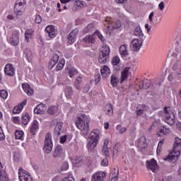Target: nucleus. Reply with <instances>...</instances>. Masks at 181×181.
I'll return each instance as SVG.
<instances>
[{"label":"nucleus","instance_id":"obj_8","mask_svg":"<svg viewBox=\"0 0 181 181\" xmlns=\"http://www.w3.org/2000/svg\"><path fill=\"white\" fill-rule=\"evenodd\" d=\"M43 149L45 153H50L53 150V140H52V134L47 133L45 134V145Z\"/></svg>","mask_w":181,"mask_h":181},{"label":"nucleus","instance_id":"obj_18","mask_svg":"<svg viewBox=\"0 0 181 181\" xmlns=\"http://www.w3.org/2000/svg\"><path fill=\"white\" fill-rule=\"evenodd\" d=\"M10 43L13 46H18L19 44V32L16 31L10 38Z\"/></svg>","mask_w":181,"mask_h":181},{"label":"nucleus","instance_id":"obj_27","mask_svg":"<svg viewBox=\"0 0 181 181\" xmlns=\"http://www.w3.org/2000/svg\"><path fill=\"white\" fill-rule=\"evenodd\" d=\"M35 114L43 115L45 114V104H40L34 109Z\"/></svg>","mask_w":181,"mask_h":181},{"label":"nucleus","instance_id":"obj_24","mask_svg":"<svg viewBox=\"0 0 181 181\" xmlns=\"http://www.w3.org/2000/svg\"><path fill=\"white\" fill-rule=\"evenodd\" d=\"M119 83V76L117 75H112L110 79V84L112 87H117Z\"/></svg>","mask_w":181,"mask_h":181},{"label":"nucleus","instance_id":"obj_31","mask_svg":"<svg viewBox=\"0 0 181 181\" xmlns=\"http://www.w3.org/2000/svg\"><path fill=\"white\" fill-rule=\"evenodd\" d=\"M105 111L107 115H112L114 109H112V104L109 103L105 105Z\"/></svg>","mask_w":181,"mask_h":181},{"label":"nucleus","instance_id":"obj_16","mask_svg":"<svg viewBox=\"0 0 181 181\" xmlns=\"http://www.w3.org/2000/svg\"><path fill=\"white\" fill-rule=\"evenodd\" d=\"M105 176V173L101 171L97 172L93 175L92 181H104Z\"/></svg>","mask_w":181,"mask_h":181},{"label":"nucleus","instance_id":"obj_59","mask_svg":"<svg viewBox=\"0 0 181 181\" xmlns=\"http://www.w3.org/2000/svg\"><path fill=\"white\" fill-rule=\"evenodd\" d=\"M4 139H5V134H4L2 127H0V141H4Z\"/></svg>","mask_w":181,"mask_h":181},{"label":"nucleus","instance_id":"obj_36","mask_svg":"<svg viewBox=\"0 0 181 181\" xmlns=\"http://www.w3.org/2000/svg\"><path fill=\"white\" fill-rule=\"evenodd\" d=\"M65 63H66V61L64 59H60V61L59 62V63L57 65V70L58 71L62 70L64 67Z\"/></svg>","mask_w":181,"mask_h":181},{"label":"nucleus","instance_id":"obj_53","mask_svg":"<svg viewBox=\"0 0 181 181\" xmlns=\"http://www.w3.org/2000/svg\"><path fill=\"white\" fill-rule=\"evenodd\" d=\"M90 91V84L86 83L83 88V93H88Z\"/></svg>","mask_w":181,"mask_h":181},{"label":"nucleus","instance_id":"obj_13","mask_svg":"<svg viewBox=\"0 0 181 181\" xmlns=\"http://www.w3.org/2000/svg\"><path fill=\"white\" fill-rule=\"evenodd\" d=\"M4 73L9 77L15 76V68H13V65L12 64H7L4 68Z\"/></svg>","mask_w":181,"mask_h":181},{"label":"nucleus","instance_id":"obj_19","mask_svg":"<svg viewBox=\"0 0 181 181\" xmlns=\"http://www.w3.org/2000/svg\"><path fill=\"white\" fill-rule=\"evenodd\" d=\"M45 32H47L48 36H49L51 39L56 37V35L57 33L53 25L47 26L45 28Z\"/></svg>","mask_w":181,"mask_h":181},{"label":"nucleus","instance_id":"obj_1","mask_svg":"<svg viewBox=\"0 0 181 181\" xmlns=\"http://www.w3.org/2000/svg\"><path fill=\"white\" fill-rule=\"evenodd\" d=\"M89 124L90 119H88V116L86 115H81V117H78L76 122V126L81 130V134L84 136V138H87L90 132Z\"/></svg>","mask_w":181,"mask_h":181},{"label":"nucleus","instance_id":"obj_63","mask_svg":"<svg viewBox=\"0 0 181 181\" xmlns=\"http://www.w3.org/2000/svg\"><path fill=\"white\" fill-rule=\"evenodd\" d=\"M22 87H23V88L25 93L26 91H28V90L30 88V87H29V84H28V83H23V84H22Z\"/></svg>","mask_w":181,"mask_h":181},{"label":"nucleus","instance_id":"obj_42","mask_svg":"<svg viewBox=\"0 0 181 181\" xmlns=\"http://www.w3.org/2000/svg\"><path fill=\"white\" fill-rule=\"evenodd\" d=\"M69 169V163L67 161H64L61 165V170L65 171Z\"/></svg>","mask_w":181,"mask_h":181},{"label":"nucleus","instance_id":"obj_11","mask_svg":"<svg viewBox=\"0 0 181 181\" xmlns=\"http://www.w3.org/2000/svg\"><path fill=\"white\" fill-rule=\"evenodd\" d=\"M146 168L149 170H151L153 173H156L158 172V169H159V167L158 166V163H156V160L154 158L150 160H146Z\"/></svg>","mask_w":181,"mask_h":181},{"label":"nucleus","instance_id":"obj_44","mask_svg":"<svg viewBox=\"0 0 181 181\" xmlns=\"http://www.w3.org/2000/svg\"><path fill=\"white\" fill-rule=\"evenodd\" d=\"M93 28L94 25L93 24L88 25V26L83 30L84 33H88V32H91Z\"/></svg>","mask_w":181,"mask_h":181},{"label":"nucleus","instance_id":"obj_48","mask_svg":"<svg viewBox=\"0 0 181 181\" xmlns=\"http://www.w3.org/2000/svg\"><path fill=\"white\" fill-rule=\"evenodd\" d=\"M85 4H86V3H85L84 1H80V0H76V1H75V4H76L78 7H79V8H83V6H84Z\"/></svg>","mask_w":181,"mask_h":181},{"label":"nucleus","instance_id":"obj_26","mask_svg":"<svg viewBox=\"0 0 181 181\" xmlns=\"http://www.w3.org/2000/svg\"><path fill=\"white\" fill-rule=\"evenodd\" d=\"M62 153H63V147H62V146H57L55 148L53 156L54 158H60V156H62Z\"/></svg>","mask_w":181,"mask_h":181},{"label":"nucleus","instance_id":"obj_54","mask_svg":"<svg viewBox=\"0 0 181 181\" xmlns=\"http://www.w3.org/2000/svg\"><path fill=\"white\" fill-rule=\"evenodd\" d=\"M153 15H155L153 11L149 14L148 21L150 23H153Z\"/></svg>","mask_w":181,"mask_h":181},{"label":"nucleus","instance_id":"obj_2","mask_svg":"<svg viewBox=\"0 0 181 181\" xmlns=\"http://www.w3.org/2000/svg\"><path fill=\"white\" fill-rule=\"evenodd\" d=\"M181 139L176 137L173 147V151L164 159V160H169V162H175L180 156Z\"/></svg>","mask_w":181,"mask_h":181},{"label":"nucleus","instance_id":"obj_61","mask_svg":"<svg viewBox=\"0 0 181 181\" xmlns=\"http://www.w3.org/2000/svg\"><path fill=\"white\" fill-rule=\"evenodd\" d=\"M177 67H179V61H177L173 66L172 67V70H173V71H176V70H177Z\"/></svg>","mask_w":181,"mask_h":181},{"label":"nucleus","instance_id":"obj_10","mask_svg":"<svg viewBox=\"0 0 181 181\" xmlns=\"http://www.w3.org/2000/svg\"><path fill=\"white\" fill-rule=\"evenodd\" d=\"M51 125H56L54 134L57 136H60L63 132V122H59L57 119H54L51 122Z\"/></svg>","mask_w":181,"mask_h":181},{"label":"nucleus","instance_id":"obj_3","mask_svg":"<svg viewBox=\"0 0 181 181\" xmlns=\"http://www.w3.org/2000/svg\"><path fill=\"white\" fill-rule=\"evenodd\" d=\"M98 139H100V130L94 129L90 134V136L88 139L87 144V148L90 152L97 146Z\"/></svg>","mask_w":181,"mask_h":181},{"label":"nucleus","instance_id":"obj_14","mask_svg":"<svg viewBox=\"0 0 181 181\" xmlns=\"http://www.w3.org/2000/svg\"><path fill=\"white\" fill-rule=\"evenodd\" d=\"M78 34V29L75 28L74 30H72L68 35V43L69 45H73L74 42H76V37Z\"/></svg>","mask_w":181,"mask_h":181},{"label":"nucleus","instance_id":"obj_39","mask_svg":"<svg viewBox=\"0 0 181 181\" xmlns=\"http://www.w3.org/2000/svg\"><path fill=\"white\" fill-rule=\"evenodd\" d=\"M21 119H22V124H23V125H28V122H29V115L25 114V115L21 117Z\"/></svg>","mask_w":181,"mask_h":181},{"label":"nucleus","instance_id":"obj_40","mask_svg":"<svg viewBox=\"0 0 181 181\" xmlns=\"http://www.w3.org/2000/svg\"><path fill=\"white\" fill-rule=\"evenodd\" d=\"M82 81H83V79L81 78V77L79 76L76 78L75 81V85H76V88L77 90H80V84H81Z\"/></svg>","mask_w":181,"mask_h":181},{"label":"nucleus","instance_id":"obj_30","mask_svg":"<svg viewBox=\"0 0 181 181\" xmlns=\"http://www.w3.org/2000/svg\"><path fill=\"white\" fill-rule=\"evenodd\" d=\"M39 128V122H37V121L35 120L32 124V127L30 129L31 134H33V135H35L36 134V131H37Z\"/></svg>","mask_w":181,"mask_h":181},{"label":"nucleus","instance_id":"obj_28","mask_svg":"<svg viewBox=\"0 0 181 181\" xmlns=\"http://www.w3.org/2000/svg\"><path fill=\"white\" fill-rule=\"evenodd\" d=\"M169 132H170V130L168 128H166L165 126H162L159 127L158 135H159V136H162V135H166V134H169Z\"/></svg>","mask_w":181,"mask_h":181},{"label":"nucleus","instance_id":"obj_38","mask_svg":"<svg viewBox=\"0 0 181 181\" xmlns=\"http://www.w3.org/2000/svg\"><path fill=\"white\" fill-rule=\"evenodd\" d=\"M100 73L102 76H104V74H111V70H110V68L105 65L100 70Z\"/></svg>","mask_w":181,"mask_h":181},{"label":"nucleus","instance_id":"obj_25","mask_svg":"<svg viewBox=\"0 0 181 181\" xmlns=\"http://www.w3.org/2000/svg\"><path fill=\"white\" fill-rule=\"evenodd\" d=\"M134 35V36H137V37H139L141 40H144V33H142V30L141 29V27L139 26L136 27Z\"/></svg>","mask_w":181,"mask_h":181},{"label":"nucleus","instance_id":"obj_22","mask_svg":"<svg viewBox=\"0 0 181 181\" xmlns=\"http://www.w3.org/2000/svg\"><path fill=\"white\" fill-rule=\"evenodd\" d=\"M139 87L142 90H147V88L151 87V81L146 79L140 81L139 83Z\"/></svg>","mask_w":181,"mask_h":181},{"label":"nucleus","instance_id":"obj_60","mask_svg":"<svg viewBox=\"0 0 181 181\" xmlns=\"http://www.w3.org/2000/svg\"><path fill=\"white\" fill-rule=\"evenodd\" d=\"M102 166H108V159L107 158H104L101 161Z\"/></svg>","mask_w":181,"mask_h":181},{"label":"nucleus","instance_id":"obj_4","mask_svg":"<svg viewBox=\"0 0 181 181\" xmlns=\"http://www.w3.org/2000/svg\"><path fill=\"white\" fill-rule=\"evenodd\" d=\"M110 47L108 45H104L99 54L98 62L100 64H105L108 59H110Z\"/></svg>","mask_w":181,"mask_h":181},{"label":"nucleus","instance_id":"obj_20","mask_svg":"<svg viewBox=\"0 0 181 181\" xmlns=\"http://www.w3.org/2000/svg\"><path fill=\"white\" fill-rule=\"evenodd\" d=\"M119 52L122 57H127V56L129 54V52H128V45H123L120 46L119 48Z\"/></svg>","mask_w":181,"mask_h":181},{"label":"nucleus","instance_id":"obj_62","mask_svg":"<svg viewBox=\"0 0 181 181\" xmlns=\"http://www.w3.org/2000/svg\"><path fill=\"white\" fill-rule=\"evenodd\" d=\"M158 8H159L160 11H163L165 9V2L161 1L158 4Z\"/></svg>","mask_w":181,"mask_h":181},{"label":"nucleus","instance_id":"obj_51","mask_svg":"<svg viewBox=\"0 0 181 181\" xmlns=\"http://www.w3.org/2000/svg\"><path fill=\"white\" fill-rule=\"evenodd\" d=\"M16 16H12V15H8L7 16V19H8V21H17V19H18V15H16Z\"/></svg>","mask_w":181,"mask_h":181},{"label":"nucleus","instance_id":"obj_34","mask_svg":"<svg viewBox=\"0 0 181 181\" xmlns=\"http://www.w3.org/2000/svg\"><path fill=\"white\" fill-rule=\"evenodd\" d=\"M57 110H58L57 106H51L48 108L47 112L50 115H54V114L57 112Z\"/></svg>","mask_w":181,"mask_h":181},{"label":"nucleus","instance_id":"obj_56","mask_svg":"<svg viewBox=\"0 0 181 181\" xmlns=\"http://www.w3.org/2000/svg\"><path fill=\"white\" fill-rule=\"evenodd\" d=\"M35 23H42V17L39 15H35Z\"/></svg>","mask_w":181,"mask_h":181},{"label":"nucleus","instance_id":"obj_41","mask_svg":"<svg viewBox=\"0 0 181 181\" xmlns=\"http://www.w3.org/2000/svg\"><path fill=\"white\" fill-rule=\"evenodd\" d=\"M69 77H74L76 74H78V71L76 69H70L69 71Z\"/></svg>","mask_w":181,"mask_h":181},{"label":"nucleus","instance_id":"obj_46","mask_svg":"<svg viewBox=\"0 0 181 181\" xmlns=\"http://www.w3.org/2000/svg\"><path fill=\"white\" fill-rule=\"evenodd\" d=\"M117 131H119V134H124L127 131L126 127H122L121 125H117L116 127Z\"/></svg>","mask_w":181,"mask_h":181},{"label":"nucleus","instance_id":"obj_29","mask_svg":"<svg viewBox=\"0 0 181 181\" xmlns=\"http://www.w3.org/2000/svg\"><path fill=\"white\" fill-rule=\"evenodd\" d=\"M129 74V68H125L121 74V81L120 83H122L127 78H128V74Z\"/></svg>","mask_w":181,"mask_h":181},{"label":"nucleus","instance_id":"obj_33","mask_svg":"<svg viewBox=\"0 0 181 181\" xmlns=\"http://www.w3.org/2000/svg\"><path fill=\"white\" fill-rule=\"evenodd\" d=\"M83 40L85 42V43H94V42H95V40L93 35H87L83 39Z\"/></svg>","mask_w":181,"mask_h":181},{"label":"nucleus","instance_id":"obj_64","mask_svg":"<svg viewBox=\"0 0 181 181\" xmlns=\"http://www.w3.org/2000/svg\"><path fill=\"white\" fill-rule=\"evenodd\" d=\"M25 93L28 94V95H33V89L30 88L25 91Z\"/></svg>","mask_w":181,"mask_h":181},{"label":"nucleus","instance_id":"obj_15","mask_svg":"<svg viewBox=\"0 0 181 181\" xmlns=\"http://www.w3.org/2000/svg\"><path fill=\"white\" fill-rule=\"evenodd\" d=\"M18 178L20 181H32V177L26 173H23V170L21 168L18 171Z\"/></svg>","mask_w":181,"mask_h":181},{"label":"nucleus","instance_id":"obj_7","mask_svg":"<svg viewBox=\"0 0 181 181\" xmlns=\"http://www.w3.org/2000/svg\"><path fill=\"white\" fill-rule=\"evenodd\" d=\"M164 112L165 117V122L168 125H175V113H173V110L170 109V107H165Z\"/></svg>","mask_w":181,"mask_h":181},{"label":"nucleus","instance_id":"obj_49","mask_svg":"<svg viewBox=\"0 0 181 181\" xmlns=\"http://www.w3.org/2000/svg\"><path fill=\"white\" fill-rule=\"evenodd\" d=\"M21 111H22V109L21 108V107L19 105H18L13 108V114H19V112H21Z\"/></svg>","mask_w":181,"mask_h":181},{"label":"nucleus","instance_id":"obj_58","mask_svg":"<svg viewBox=\"0 0 181 181\" xmlns=\"http://www.w3.org/2000/svg\"><path fill=\"white\" fill-rule=\"evenodd\" d=\"M101 81V76L100 74H96L95 76V83L98 84V82Z\"/></svg>","mask_w":181,"mask_h":181},{"label":"nucleus","instance_id":"obj_37","mask_svg":"<svg viewBox=\"0 0 181 181\" xmlns=\"http://www.w3.org/2000/svg\"><path fill=\"white\" fill-rule=\"evenodd\" d=\"M121 145L119 144H116L113 147V156H118V153H119V147Z\"/></svg>","mask_w":181,"mask_h":181},{"label":"nucleus","instance_id":"obj_21","mask_svg":"<svg viewBox=\"0 0 181 181\" xmlns=\"http://www.w3.org/2000/svg\"><path fill=\"white\" fill-rule=\"evenodd\" d=\"M57 62H59V54H54L49 62V68L53 69L57 64Z\"/></svg>","mask_w":181,"mask_h":181},{"label":"nucleus","instance_id":"obj_23","mask_svg":"<svg viewBox=\"0 0 181 181\" xmlns=\"http://www.w3.org/2000/svg\"><path fill=\"white\" fill-rule=\"evenodd\" d=\"M108 144L110 141L107 139H105L103 143V147L102 152L105 156H110V148L108 147Z\"/></svg>","mask_w":181,"mask_h":181},{"label":"nucleus","instance_id":"obj_32","mask_svg":"<svg viewBox=\"0 0 181 181\" xmlns=\"http://www.w3.org/2000/svg\"><path fill=\"white\" fill-rule=\"evenodd\" d=\"M65 95L66 98H71L73 95V88H71V86H66L65 88Z\"/></svg>","mask_w":181,"mask_h":181},{"label":"nucleus","instance_id":"obj_57","mask_svg":"<svg viewBox=\"0 0 181 181\" xmlns=\"http://www.w3.org/2000/svg\"><path fill=\"white\" fill-rule=\"evenodd\" d=\"M25 35H27V36H30L32 37V35H33V30L28 29L25 30Z\"/></svg>","mask_w":181,"mask_h":181},{"label":"nucleus","instance_id":"obj_35","mask_svg":"<svg viewBox=\"0 0 181 181\" xmlns=\"http://www.w3.org/2000/svg\"><path fill=\"white\" fill-rule=\"evenodd\" d=\"M16 139H20V141H23V132L16 130L15 132Z\"/></svg>","mask_w":181,"mask_h":181},{"label":"nucleus","instance_id":"obj_6","mask_svg":"<svg viewBox=\"0 0 181 181\" xmlns=\"http://www.w3.org/2000/svg\"><path fill=\"white\" fill-rule=\"evenodd\" d=\"M105 26L107 28V29L112 30V29H119L122 24L120 21L113 20L112 18L107 17L105 21Z\"/></svg>","mask_w":181,"mask_h":181},{"label":"nucleus","instance_id":"obj_9","mask_svg":"<svg viewBox=\"0 0 181 181\" xmlns=\"http://www.w3.org/2000/svg\"><path fill=\"white\" fill-rule=\"evenodd\" d=\"M26 4V0H17L14 6V13L17 16H21L23 11H25V5Z\"/></svg>","mask_w":181,"mask_h":181},{"label":"nucleus","instance_id":"obj_45","mask_svg":"<svg viewBox=\"0 0 181 181\" xmlns=\"http://www.w3.org/2000/svg\"><path fill=\"white\" fill-rule=\"evenodd\" d=\"M0 97L4 100L8 98V92L6 90H0Z\"/></svg>","mask_w":181,"mask_h":181},{"label":"nucleus","instance_id":"obj_55","mask_svg":"<svg viewBox=\"0 0 181 181\" xmlns=\"http://www.w3.org/2000/svg\"><path fill=\"white\" fill-rule=\"evenodd\" d=\"M175 77H176L177 80H181V64H180V71H178L176 73Z\"/></svg>","mask_w":181,"mask_h":181},{"label":"nucleus","instance_id":"obj_12","mask_svg":"<svg viewBox=\"0 0 181 181\" xmlns=\"http://www.w3.org/2000/svg\"><path fill=\"white\" fill-rule=\"evenodd\" d=\"M144 40L134 39L131 42V49L134 52H139L142 46Z\"/></svg>","mask_w":181,"mask_h":181},{"label":"nucleus","instance_id":"obj_52","mask_svg":"<svg viewBox=\"0 0 181 181\" xmlns=\"http://www.w3.org/2000/svg\"><path fill=\"white\" fill-rule=\"evenodd\" d=\"M95 35L96 36H98V37L100 39V40H101V42H104V36H103V35H101V33H100V31H95Z\"/></svg>","mask_w":181,"mask_h":181},{"label":"nucleus","instance_id":"obj_17","mask_svg":"<svg viewBox=\"0 0 181 181\" xmlns=\"http://www.w3.org/2000/svg\"><path fill=\"white\" fill-rule=\"evenodd\" d=\"M148 146L146 144V137L144 136H141L137 143V147L141 149V151L145 149Z\"/></svg>","mask_w":181,"mask_h":181},{"label":"nucleus","instance_id":"obj_5","mask_svg":"<svg viewBox=\"0 0 181 181\" xmlns=\"http://www.w3.org/2000/svg\"><path fill=\"white\" fill-rule=\"evenodd\" d=\"M105 26L107 28V29L112 30V29H119L122 24L120 21L113 20L112 18L107 17L105 21Z\"/></svg>","mask_w":181,"mask_h":181},{"label":"nucleus","instance_id":"obj_47","mask_svg":"<svg viewBox=\"0 0 181 181\" xmlns=\"http://www.w3.org/2000/svg\"><path fill=\"white\" fill-rule=\"evenodd\" d=\"M168 81H175L176 80V75L173 74V73H170L168 77Z\"/></svg>","mask_w":181,"mask_h":181},{"label":"nucleus","instance_id":"obj_43","mask_svg":"<svg viewBox=\"0 0 181 181\" xmlns=\"http://www.w3.org/2000/svg\"><path fill=\"white\" fill-rule=\"evenodd\" d=\"M112 64L113 66H118L119 64V57H115L112 59Z\"/></svg>","mask_w":181,"mask_h":181},{"label":"nucleus","instance_id":"obj_50","mask_svg":"<svg viewBox=\"0 0 181 181\" xmlns=\"http://www.w3.org/2000/svg\"><path fill=\"white\" fill-rule=\"evenodd\" d=\"M73 163L75 165V166H76V168H78L83 165V161L81 160H75Z\"/></svg>","mask_w":181,"mask_h":181}]
</instances>
